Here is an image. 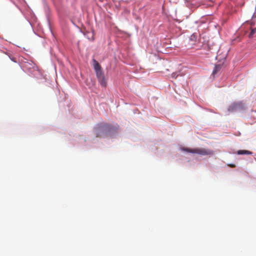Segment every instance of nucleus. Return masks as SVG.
<instances>
[{
	"label": "nucleus",
	"instance_id": "obj_1",
	"mask_svg": "<svg viewBox=\"0 0 256 256\" xmlns=\"http://www.w3.org/2000/svg\"><path fill=\"white\" fill-rule=\"evenodd\" d=\"M112 130V126L108 124H100L94 128L96 137H102L108 134Z\"/></svg>",
	"mask_w": 256,
	"mask_h": 256
},
{
	"label": "nucleus",
	"instance_id": "obj_2",
	"mask_svg": "<svg viewBox=\"0 0 256 256\" xmlns=\"http://www.w3.org/2000/svg\"><path fill=\"white\" fill-rule=\"evenodd\" d=\"M181 150L187 152L198 154L202 156L212 155L214 154V152L212 150L200 148H181Z\"/></svg>",
	"mask_w": 256,
	"mask_h": 256
},
{
	"label": "nucleus",
	"instance_id": "obj_3",
	"mask_svg": "<svg viewBox=\"0 0 256 256\" xmlns=\"http://www.w3.org/2000/svg\"><path fill=\"white\" fill-rule=\"evenodd\" d=\"M198 42V40L196 34H192L190 36L186 46H187L188 48H192Z\"/></svg>",
	"mask_w": 256,
	"mask_h": 256
},
{
	"label": "nucleus",
	"instance_id": "obj_4",
	"mask_svg": "<svg viewBox=\"0 0 256 256\" xmlns=\"http://www.w3.org/2000/svg\"><path fill=\"white\" fill-rule=\"evenodd\" d=\"M240 106V104L238 103H233L230 105L228 108V111L229 112H234Z\"/></svg>",
	"mask_w": 256,
	"mask_h": 256
},
{
	"label": "nucleus",
	"instance_id": "obj_5",
	"mask_svg": "<svg viewBox=\"0 0 256 256\" xmlns=\"http://www.w3.org/2000/svg\"><path fill=\"white\" fill-rule=\"evenodd\" d=\"M94 68L95 71L100 70H102V67L99 63L94 59L93 60Z\"/></svg>",
	"mask_w": 256,
	"mask_h": 256
},
{
	"label": "nucleus",
	"instance_id": "obj_6",
	"mask_svg": "<svg viewBox=\"0 0 256 256\" xmlns=\"http://www.w3.org/2000/svg\"><path fill=\"white\" fill-rule=\"evenodd\" d=\"M222 68V66L220 64H218L216 65L214 68V70L212 72V75L214 76Z\"/></svg>",
	"mask_w": 256,
	"mask_h": 256
},
{
	"label": "nucleus",
	"instance_id": "obj_7",
	"mask_svg": "<svg viewBox=\"0 0 256 256\" xmlns=\"http://www.w3.org/2000/svg\"><path fill=\"white\" fill-rule=\"evenodd\" d=\"M238 154H252V152L247 150H239L237 152Z\"/></svg>",
	"mask_w": 256,
	"mask_h": 256
},
{
	"label": "nucleus",
	"instance_id": "obj_8",
	"mask_svg": "<svg viewBox=\"0 0 256 256\" xmlns=\"http://www.w3.org/2000/svg\"><path fill=\"white\" fill-rule=\"evenodd\" d=\"M98 80L100 84L102 86H104V87H106V80H105L104 76L102 77V78H98Z\"/></svg>",
	"mask_w": 256,
	"mask_h": 256
},
{
	"label": "nucleus",
	"instance_id": "obj_9",
	"mask_svg": "<svg viewBox=\"0 0 256 256\" xmlns=\"http://www.w3.org/2000/svg\"><path fill=\"white\" fill-rule=\"evenodd\" d=\"M96 77L98 78H102L104 76V74L102 71V70L96 71Z\"/></svg>",
	"mask_w": 256,
	"mask_h": 256
},
{
	"label": "nucleus",
	"instance_id": "obj_10",
	"mask_svg": "<svg viewBox=\"0 0 256 256\" xmlns=\"http://www.w3.org/2000/svg\"><path fill=\"white\" fill-rule=\"evenodd\" d=\"M256 32V28L252 29L251 32L249 34V37L252 38L254 34Z\"/></svg>",
	"mask_w": 256,
	"mask_h": 256
},
{
	"label": "nucleus",
	"instance_id": "obj_11",
	"mask_svg": "<svg viewBox=\"0 0 256 256\" xmlns=\"http://www.w3.org/2000/svg\"><path fill=\"white\" fill-rule=\"evenodd\" d=\"M228 166L231 168H234L236 166L235 164H230Z\"/></svg>",
	"mask_w": 256,
	"mask_h": 256
},
{
	"label": "nucleus",
	"instance_id": "obj_12",
	"mask_svg": "<svg viewBox=\"0 0 256 256\" xmlns=\"http://www.w3.org/2000/svg\"><path fill=\"white\" fill-rule=\"evenodd\" d=\"M92 40H94V36H92Z\"/></svg>",
	"mask_w": 256,
	"mask_h": 256
}]
</instances>
